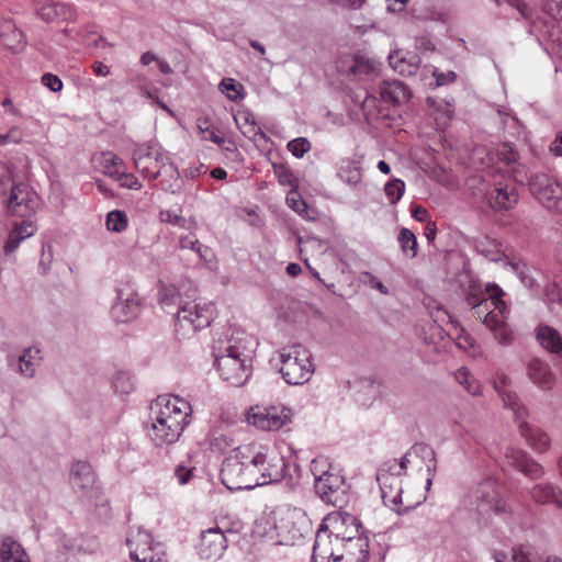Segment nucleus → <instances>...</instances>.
<instances>
[{
	"mask_svg": "<svg viewBox=\"0 0 562 562\" xmlns=\"http://www.w3.org/2000/svg\"><path fill=\"white\" fill-rule=\"evenodd\" d=\"M256 340L244 330H233L213 345L215 367L223 380L240 386L251 375V358Z\"/></svg>",
	"mask_w": 562,
	"mask_h": 562,
	"instance_id": "nucleus-1",
	"label": "nucleus"
},
{
	"mask_svg": "<svg viewBox=\"0 0 562 562\" xmlns=\"http://www.w3.org/2000/svg\"><path fill=\"white\" fill-rule=\"evenodd\" d=\"M191 404L178 395H160L150 406L148 436L156 447L169 446L179 440L191 424Z\"/></svg>",
	"mask_w": 562,
	"mask_h": 562,
	"instance_id": "nucleus-2",
	"label": "nucleus"
},
{
	"mask_svg": "<svg viewBox=\"0 0 562 562\" xmlns=\"http://www.w3.org/2000/svg\"><path fill=\"white\" fill-rule=\"evenodd\" d=\"M310 528L305 512L290 505H279L256 522V532L274 544L292 546Z\"/></svg>",
	"mask_w": 562,
	"mask_h": 562,
	"instance_id": "nucleus-3",
	"label": "nucleus"
},
{
	"mask_svg": "<svg viewBox=\"0 0 562 562\" xmlns=\"http://www.w3.org/2000/svg\"><path fill=\"white\" fill-rule=\"evenodd\" d=\"M362 531L358 518L346 512H331L323 519L313 546V562H328L334 547Z\"/></svg>",
	"mask_w": 562,
	"mask_h": 562,
	"instance_id": "nucleus-4",
	"label": "nucleus"
},
{
	"mask_svg": "<svg viewBox=\"0 0 562 562\" xmlns=\"http://www.w3.org/2000/svg\"><path fill=\"white\" fill-rule=\"evenodd\" d=\"M273 360L282 379L289 385H303L312 379L315 372L313 355L301 344L279 349Z\"/></svg>",
	"mask_w": 562,
	"mask_h": 562,
	"instance_id": "nucleus-5",
	"label": "nucleus"
},
{
	"mask_svg": "<svg viewBox=\"0 0 562 562\" xmlns=\"http://www.w3.org/2000/svg\"><path fill=\"white\" fill-rule=\"evenodd\" d=\"M250 460L254 467L252 488L285 479L289 464L283 457L262 447H250Z\"/></svg>",
	"mask_w": 562,
	"mask_h": 562,
	"instance_id": "nucleus-6",
	"label": "nucleus"
},
{
	"mask_svg": "<svg viewBox=\"0 0 562 562\" xmlns=\"http://www.w3.org/2000/svg\"><path fill=\"white\" fill-rule=\"evenodd\" d=\"M223 482L229 488L252 490L254 467L250 460V447L238 448L234 456L223 462Z\"/></svg>",
	"mask_w": 562,
	"mask_h": 562,
	"instance_id": "nucleus-7",
	"label": "nucleus"
},
{
	"mask_svg": "<svg viewBox=\"0 0 562 562\" xmlns=\"http://www.w3.org/2000/svg\"><path fill=\"white\" fill-rule=\"evenodd\" d=\"M401 469L397 465L396 459H390L383 462L376 471V481L379 483L382 499L385 505L390 506L394 512L402 514L407 512L409 507L402 509V473H398Z\"/></svg>",
	"mask_w": 562,
	"mask_h": 562,
	"instance_id": "nucleus-8",
	"label": "nucleus"
},
{
	"mask_svg": "<svg viewBox=\"0 0 562 562\" xmlns=\"http://www.w3.org/2000/svg\"><path fill=\"white\" fill-rule=\"evenodd\" d=\"M137 171L147 180H156L171 162L170 156L153 143L137 145L133 150Z\"/></svg>",
	"mask_w": 562,
	"mask_h": 562,
	"instance_id": "nucleus-9",
	"label": "nucleus"
},
{
	"mask_svg": "<svg viewBox=\"0 0 562 562\" xmlns=\"http://www.w3.org/2000/svg\"><path fill=\"white\" fill-rule=\"evenodd\" d=\"M475 501V510L477 515L487 520L491 516H503L508 513L505 501L498 492V484L493 477H487L480 482L473 491Z\"/></svg>",
	"mask_w": 562,
	"mask_h": 562,
	"instance_id": "nucleus-10",
	"label": "nucleus"
},
{
	"mask_svg": "<svg viewBox=\"0 0 562 562\" xmlns=\"http://www.w3.org/2000/svg\"><path fill=\"white\" fill-rule=\"evenodd\" d=\"M465 294L468 304L475 308L479 317L487 310L488 301L499 314L504 315L507 311L503 301L504 291L495 283H487L483 288L480 282L471 281Z\"/></svg>",
	"mask_w": 562,
	"mask_h": 562,
	"instance_id": "nucleus-11",
	"label": "nucleus"
},
{
	"mask_svg": "<svg viewBox=\"0 0 562 562\" xmlns=\"http://www.w3.org/2000/svg\"><path fill=\"white\" fill-rule=\"evenodd\" d=\"M130 557L134 562H166L165 555L153 536L140 528H132L126 539Z\"/></svg>",
	"mask_w": 562,
	"mask_h": 562,
	"instance_id": "nucleus-12",
	"label": "nucleus"
},
{
	"mask_svg": "<svg viewBox=\"0 0 562 562\" xmlns=\"http://www.w3.org/2000/svg\"><path fill=\"white\" fill-rule=\"evenodd\" d=\"M532 195L547 210L562 214V186L546 173L532 175L529 179Z\"/></svg>",
	"mask_w": 562,
	"mask_h": 562,
	"instance_id": "nucleus-13",
	"label": "nucleus"
},
{
	"mask_svg": "<svg viewBox=\"0 0 562 562\" xmlns=\"http://www.w3.org/2000/svg\"><path fill=\"white\" fill-rule=\"evenodd\" d=\"M214 315L212 304L189 302L177 312L178 330L183 335L195 333L196 330L210 326Z\"/></svg>",
	"mask_w": 562,
	"mask_h": 562,
	"instance_id": "nucleus-14",
	"label": "nucleus"
},
{
	"mask_svg": "<svg viewBox=\"0 0 562 562\" xmlns=\"http://www.w3.org/2000/svg\"><path fill=\"white\" fill-rule=\"evenodd\" d=\"M38 207L40 196L29 184L20 182L11 188L5 207L9 215L30 220Z\"/></svg>",
	"mask_w": 562,
	"mask_h": 562,
	"instance_id": "nucleus-15",
	"label": "nucleus"
},
{
	"mask_svg": "<svg viewBox=\"0 0 562 562\" xmlns=\"http://www.w3.org/2000/svg\"><path fill=\"white\" fill-rule=\"evenodd\" d=\"M379 98L369 93L366 95L362 108L364 111H370L373 108H378L379 104H396L402 103L411 98V91L408 88L398 80H385L379 86ZM381 111V105H379Z\"/></svg>",
	"mask_w": 562,
	"mask_h": 562,
	"instance_id": "nucleus-16",
	"label": "nucleus"
},
{
	"mask_svg": "<svg viewBox=\"0 0 562 562\" xmlns=\"http://www.w3.org/2000/svg\"><path fill=\"white\" fill-rule=\"evenodd\" d=\"M529 32L537 36L539 44L551 59L562 63V29L554 22L533 21Z\"/></svg>",
	"mask_w": 562,
	"mask_h": 562,
	"instance_id": "nucleus-17",
	"label": "nucleus"
},
{
	"mask_svg": "<svg viewBox=\"0 0 562 562\" xmlns=\"http://www.w3.org/2000/svg\"><path fill=\"white\" fill-rule=\"evenodd\" d=\"M247 419L249 424L261 430L277 431L291 420V411L284 406L254 407L248 413Z\"/></svg>",
	"mask_w": 562,
	"mask_h": 562,
	"instance_id": "nucleus-18",
	"label": "nucleus"
},
{
	"mask_svg": "<svg viewBox=\"0 0 562 562\" xmlns=\"http://www.w3.org/2000/svg\"><path fill=\"white\" fill-rule=\"evenodd\" d=\"M314 488L324 503L340 507L346 501L348 486L340 470L336 469L328 473L327 476L318 480L314 484Z\"/></svg>",
	"mask_w": 562,
	"mask_h": 562,
	"instance_id": "nucleus-19",
	"label": "nucleus"
},
{
	"mask_svg": "<svg viewBox=\"0 0 562 562\" xmlns=\"http://www.w3.org/2000/svg\"><path fill=\"white\" fill-rule=\"evenodd\" d=\"M368 560L369 540L362 531L342 541L341 544L335 546L334 554L328 558V562H368Z\"/></svg>",
	"mask_w": 562,
	"mask_h": 562,
	"instance_id": "nucleus-20",
	"label": "nucleus"
},
{
	"mask_svg": "<svg viewBox=\"0 0 562 562\" xmlns=\"http://www.w3.org/2000/svg\"><path fill=\"white\" fill-rule=\"evenodd\" d=\"M70 483L76 493L82 497H98L100 488L97 484L92 467L85 461H77L72 464Z\"/></svg>",
	"mask_w": 562,
	"mask_h": 562,
	"instance_id": "nucleus-21",
	"label": "nucleus"
},
{
	"mask_svg": "<svg viewBox=\"0 0 562 562\" xmlns=\"http://www.w3.org/2000/svg\"><path fill=\"white\" fill-rule=\"evenodd\" d=\"M226 548L227 539L221 528L213 527L201 532L198 552L202 559L216 561Z\"/></svg>",
	"mask_w": 562,
	"mask_h": 562,
	"instance_id": "nucleus-22",
	"label": "nucleus"
},
{
	"mask_svg": "<svg viewBox=\"0 0 562 562\" xmlns=\"http://www.w3.org/2000/svg\"><path fill=\"white\" fill-rule=\"evenodd\" d=\"M510 384V378L504 372L496 373V376L493 380L494 389L501 396L504 407L510 409L514 417L519 420L520 418L528 416V409L520 402L516 393L507 390Z\"/></svg>",
	"mask_w": 562,
	"mask_h": 562,
	"instance_id": "nucleus-23",
	"label": "nucleus"
},
{
	"mask_svg": "<svg viewBox=\"0 0 562 562\" xmlns=\"http://www.w3.org/2000/svg\"><path fill=\"white\" fill-rule=\"evenodd\" d=\"M139 311L138 295L133 291H117V297L111 307V317L116 323H126L134 319Z\"/></svg>",
	"mask_w": 562,
	"mask_h": 562,
	"instance_id": "nucleus-24",
	"label": "nucleus"
},
{
	"mask_svg": "<svg viewBox=\"0 0 562 562\" xmlns=\"http://www.w3.org/2000/svg\"><path fill=\"white\" fill-rule=\"evenodd\" d=\"M506 462L515 467L530 479H539L544 474L541 464L529 458L526 452L517 448H507L505 451Z\"/></svg>",
	"mask_w": 562,
	"mask_h": 562,
	"instance_id": "nucleus-25",
	"label": "nucleus"
},
{
	"mask_svg": "<svg viewBox=\"0 0 562 562\" xmlns=\"http://www.w3.org/2000/svg\"><path fill=\"white\" fill-rule=\"evenodd\" d=\"M526 374L529 381L541 391H551L555 384V374L546 361L538 358L527 363Z\"/></svg>",
	"mask_w": 562,
	"mask_h": 562,
	"instance_id": "nucleus-26",
	"label": "nucleus"
},
{
	"mask_svg": "<svg viewBox=\"0 0 562 562\" xmlns=\"http://www.w3.org/2000/svg\"><path fill=\"white\" fill-rule=\"evenodd\" d=\"M36 231L37 226L35 222L31 220H23L21 222L12 223L8 238L3 245L4 255H12L20 247L21 243L32 237Z\"/></svg>",
	"mask_w": 562,
	"mask_h": 562,
	"instance_id": "nucleus-27",
	"label": "nucleus"
},
{
	"mask_svg": "<svg viewBox=\"0 0 562 562\" xmlns=\"http://www.w3.org/2000/svg\"><path fill=\"white\" fill-rule=\"evenodd\" d=\"M91 164L94 170L113 180L122 176V168L125 166L123 159L113 151H101L94 154L91 157Z\"/></svg>",
	"mask_w": 562,
	"mask_h": 562,
	"instance_id": "nucleus-28",
	"label": "nucleus"
},
{
	"mask_svg": "<svg viewBox=\"0 0 562 562\" xmlns=\"http://www.w3.org/2000/svg\"><path fill=\"white\" fill-rule=\"evenodd\" d=\"M389 64L401 76L411 77L418 72L420 57L417 54L398 49L389 55Z\"/></svg>",
	"mask_w": 562,
	"mask_h": 562,
	"instance_id": "nucleus-29",
	"label": "nucleus"
},
{
	"mask_svg": "<svg viewBox=\"0 0 562 562\" xmlns=\"http://www.w3.org/2000/svg\"><path fill=\"white\" fill-rule=\"evenodd\" d=\"M527 416L519 420L515 417L520 435L526 439L527 443L537 452H546L549 450L551 441L547 432L539 428L531 427L527 420Z\"/></svg>",
	"mask_w": 562,
	"mask_h": 562,
	"instance_id": "nucleus-30",
	"label": "nucleus"
},
{
	"mask_svg": "<svg viewBox=\"0 0 562 562\" xmlns=\"http://www.w3.org/2000/svg\"><path fill=\"white\" fill-rule=\"evenodd\" d=\"M505 314L502 315L497 311L487 312L484 315V324L493 333L494 338L499 345L509 346L514 341V333L510 327L503 321Z\"/></svg>",
	"mask_w": 562,
	"mask_h": 562,
	"instance_id": "nucleus-31",
	"label": "nucleus"
},
{
	"mask_svg": "<svg viewBox=\"0 0 562 562\" xmlns=\"http://www.w3.org/2000/svg\"><path fill=\"white\" fill-rule=\"evenodd\" d=\"M361 157L342 158L337 165V177L355 188L362 180Z\"/></svg>",
	"mask_w": 562,
	"mask_h": 562,
	"instance_id": "nucleus-32",
	"label": "nucleus"
},
{
	"mask_svg": "<svg viewBox=\"0 0 562 562\" xmlns=\"http://www.w3.org/2000/svg\"><path fill=\"white\" fill-rule=\"evenodd\" d=\"M518 201V193L509 184L498 183L490 193L488 203L494 210H508Z\"/></svg>",
	"mask_w": 562,
	"mask_h": 562,
	"instance_id": "nucleus-33",
	"label": "nucleus"
},
{
	"mask_svg": "<svg viewBox=\"0 0 562 562\" xmlns=\"http://www.w3.org/2000/svg\"><path fill=\"white\" fill-rule=\"evenodd\" d=\"M207 443L213 451L224 452L233 446V435L226 423L220 422L214 425L207 436Z\"/></svg>",
	"mask_w": 562,
	"mask_h": 562,
	"instance_id": "nucleus-34",
	"label": "nucleus"
},
{
	"mask_svg": "<svg viewBox=\"0 0 562 562\" xmlns=\"http://www.w3.org/2000/svg\"><path fill=\"white\" fill-rule=\"evenodd\" d=\"M485 257L494 262L503 260L505 265L509 266L510 269L519 277L525 286L532 288L535 285V278L531 274L532 270L525 262L513 261L506 256H502L498 251L493 254L490 250H486Z\"/></svg>",
	"mask_w": 562,
	"mask_h": 562,
	"instance_id": "nucleus-35",
	"label": "nucleus"
},
{
	"mask_svg": "<svg viewBox=\"0 0 562 562\" xmlns=\"http://www.w3.org/2000/svg\"><path fill=\"white\" fill-rule=\"evenodd\" d=\"M37 14L46 22H57L71 19L75 15V11L67 3L46 2L40 7Z\"/></svg>",
	"mask_w": 562,
	"mask_h": 562,
	"instance_id": "nucleus-36",
	"label": "nucleus"
},
{
	"mask_svg": "<svg viewBox=\"0 0 562 562\" xmlns=\"http://www.w3.org/2000/svg\"><path fill=\"white\" fill-rule=\"evenodd\" d=\"M42 351L37 347L25 348L19 357V372L25 378H33L42 362Z\"/></svg>",
	"mask_w": 562,
	"mask_h": 562,
	"instance_id": "nucleus-37",
	"label": "nucleus"
},
{
	"mask_svg": "<svg viewBox=\"0 0 562 562\" xmlns=\"http://www.w3.org/2000/svg\"><path fill=\"white\" fill-rule=\"evenodd\" d=\"M179 248L193 251L205 263H210L214 259L212 249L202 245L198 236L192 232L179 237Z\"/></svg>",
	"mask_w": 562,
	"mask_h": 562,
	"instance_id": "nucleus-38",
	"label": "nucleus"
},
{
	"mask_svg": "<svg viewBox=\"0 0 562 562\" xmlns=\"http://www.w3.org/2000/svg\"><path fill=\"white\" fill-rule=\"evenodd\" d=\"M234 121L244 136L249 139H256L258 136L265 138L266 135L257 124L254 114L248 111H238L234 115Z\"/></svg>",
	"mask_w": 562,
	"mask_h": 562,
	"instance_id": "nucleus-39",
	"label": "nucleus"
},
{
	"mask_svg": "<svg viewBox=\"0 0 562 562\" xmlns=\"http://www.w3.org/2000/svg\"><path fill=\"white\" fill-rule=\"evenodd\" d=\"M286 205L303 220L316 221L318 213L315 209L308 207L296 188H291L285 198Z\"/></svg>",
	"mask_w": 562,
	"mask_h": 562,
	"instance_id": "nucleus-40",
	"label": "nucleus"
},
{
	"mask_svg": "<svg viewBox=\"0 0 562 562\" xmlns=\"http://www.w3.org/2000/svg\"><path fill=\"white\" fill-rule=\"evenodd\" d=\"M0 562H30L22 546L11 537H7L0 544Z\"/></svg>",
	"mask_w": 562,
	"mask_h": 562,
	"instance_id": "nucleus-41",
	"label": "nucleus"
},
{
	"mask_svg": "<svg viewBox=\"0 0 562 562\" xmlns=\"http://www.w3.org/2000/svg\"><path fill=\"white\" fill-rule=\"evenodd\" d=\"M531 497L539 504L554 503L562 509V491L558 490L553 484H537L531 491Z\"/></svg>",
	"mask_w": 562,
	"mask_h": 562,
	"instance_id": "nucleus-42",
	"label": "nucleus"
},
{
	"mask_svg": "<svg viewBox=\"0 0 562 562\" xmlns=\"http://www.w3.org/2000/svg\"><path fill=\"white\" fill-rule=\"evenodd\" d=\"M537 339L550 352L555 353L562 350V337L557 329L550 326H539Z\"/></svg>",
	"mask_w": 562,
	"mask_h": 562,
	"instance_id": "nucleus-43",
	"label": "nucleus"
},
{
	"mask_svg": "<svg viewBox=\"0 0 562 562\" xmlns=\"http://www.w3.org/2000/svg\"><path fill=\"white\" fill-rule=\"evenodd\" d=\"M430 108L434 109L435 121L438 127L443 128L452 119L454 106L445 100L427 99Z\"/></svg>",
	"mask_w": 562,
	"mask_h": 562,
	"instance_id": "nucleus-44",
	"label": "nucleus"
},
{
	"mask_svg": "<svg viewBox=\"0 0 562 562\" xmlns=\"http://www.w3.org/2000/svg\"><path fill=\"white\" fill-rule=\"evenodd\" d=\"M159 177L161 178L159 181V187L164 191L176 193L181 189L182 180L177 167L172 161L169 166H166V169Z\"/></svg>",
	"mask_w": 562,
	"mask_h": 562,
	"instance_id": "nucleus-45",
	"label": "nucleus"
},
{
	"mask_svg": "<svg viewBox=\"0 0 562 562\" xmlns=\"http://www.w3.org/2000/svg\"><path fill=\"white\" fill-rule=\"evenodd\" d=\"M456 381L471 395L477 396L481 394L480 382L470 373V371L462 367L454 373Z\"/></svg>",
	"mask_w": 562,
	"mask_h": 562,
	"instance_id": "nucleus-46",
	"label": "nucleus"
},
{
	"mask_svg": "<svg viewBox=\"0 0 562 562\" xmlns=\"http://www.w3.org/2000/svg\"><path fill=\"white\" fill-rule=\"evenodd\" d=\"M422 80H426L429 76L436 79L434 87L446 86L453 82L457 79L454 71L441 72L435 66L425 65L422 68Z\"/></svg>",
	"mask_w": 562,
	"mask_h": 562,
	"instance_id": "nucleus-47",
	"label": "nucleus"
},
{
	"mask_svg": "<svg viewBox=\"0 0 562 562\" xmlns=\"http://www.w3.org/2000/svg\"><path fill=\"white\" fill-rule=\"evenodd\" d=\"M106 229L113 233H123L128 226V218L124 211L113 210L106 214Z\"/></svg>",
	"mask_w": 562,
	"mask_h": 562,
	"instance_id": "nucleus-48",
	"label": "nucleus"
},
{
	"mask_svg": "<svg viewBox=\"0 0 562 562\" xmlns=\"http://www.w3.org/2000/svg\"><path fill=\"white\" fill-rule=\"evenodd\" d=\"M199 135L203 140H210L217 145L225 143V137L220 130L209 123L207 120H200L198 124Z\"/></svg>",
	"mask_w": 562,
	"mask_h": 562,
	"instance_id": "nucleus-49",
	"label": "nucleus"
},
{
	"mask_svg": "<svg viewBox=\"0 0 562 562\" xmlns=\"http://www.w3.org/2000/svg\"><path fill=\"white\" fill-rule=\"evenodd\" d=\"M418 450L425 458L428 459V462L426 463V471H427V480H426V491H429L432 485V481L436 474L437 469V461H436V453L435 451L427 447V446H418L415 448Z\"/></svg>",
	"mask_w": 562,
	"mask_h": 562,
	"instance_id": "nucleus-50",
	"label": "nucleus"
},
{
	"mask_svg": "<svg viewBox=\"0 0 562 562\" xmlns=\"http://www.w3.org/2000/svg\"><path fill=\"white\" fill-rule=\"evenodd\" d=\"M335 470L336 468L330 464L326 457H316L311 462V472L314 476V484H316L318 480L327 476L328 473H331Z\"/></svg>",
	"mask_w": 562,
	"mask_h": 562,
	"instance_id": "nucleus-51",
	"label": "nucleus"
},
{
	"mask_svg": "<svg viewBox=\"0 0 562 562\" xmlns=\"http://www.w3.org/2000/svg\"><path fill=\"white\" fill-rule=\"evenodd\" d=\"M112 385L116 393L130 394L134 391V380L130 372L119 371L112 381Z\"/></svg>",
	"mask_w": 562,
	"mask_h": 562,
	"instance_id": "nucleus-52",
	"label": "nucleus"
},
{
	"mask_svg": "<svg viewBox=\"0 0 562 562\" xmlns=\"http://www.w3.org/2000/svg\"><path fill=\"white\" fill-rule=\"evenodd\" d=\"M398 241L404 254L414 258L417 254V240L414 233L407 228H402L398 235Z\"/></svg>",
	"mask_w": 562,
	"mask_h": 562,
	"instance_id": "nucleus-53",
	"label": "nucleus"
},
{
	"mask_svg": "<svg viewBox=\"0 0 562 562\" xmlns=\"http://www.w3.org/2000/svg\"><path fill=\"white\" fill-rule=\"evenodd\" d=\"M220 90L232 101H237L243 98V85L238 83L233 78H224L220 83Z\"/></svg>",
	"mask_w": 562,
	"mask_h": 562,
	"instance_id": "nucleus-54",
	"label": "nucleus"
},
{
	"mask_svg": "<svg viewBox=\"0 0 562 562\" xmlns=\"http://www.w3.org/2000/svg\"><path fill=\"white\" fill-rule=\"evenodd\" d=\"M405 192V183L401 179H392L384 186V193L391 204L397 203Z\"/></svg>",
	"mask_w": 562,
	"mask_h": 562,
	"instance_id": "nucleus-55",
	"label": "nucleus"
},
{
	"mask_svg": "<svg viewBox=\"0 0 562 562\" xmlns=\"http://www.w3.org/2000/svg\"><path fill=\"white\" fill-rule=\"evenodd\" d=\"M288 150L296 158H302L311 149V143L306 137H297L286 145Z\"/></svg>",
	"mask_w": 562,
	"mask_h": 562,
	"instance_id": "nucleus-56",
	"label": "nucleus"
},
{
	"mask_svg": "<svg viewBox=\"0 0 562 562\" xmlns=\"http://www.w3.org/2000/svg\"><path fill=\"white\" fill-rule=\"evenodd\" d=\"M24 132L20 126H12L7 133L0 134L2 147L8 145H18L23 140Z\"/></svg>",
	"mask_w": 562,
	"mask_h": 562,
	"instance_id": "nucleus-57",
	"label": "nucleus"
},
{
	"mask_svg": "<svg viewBox=\"0 0 562 562\" xmlns=\"http://www.w3.org/2000/svg\"><path fill=\"white\" fill-rule=\"evenodd\" d=\"M159 217L164 223L176 225L181 228H187V220L181 215V209H179V212H175L172 210H162L159 213Z\"/></svg>",
	"mask_w": 562,
	"mask_h": 562,
	"instance_id": "nucleus-58",
	"label": "nucleus"
},
{
	"mask_svg": "<svg viewBox=\"0 0 562 562\" xmlns=\"http://www.w3.org/2000/svg\"><path fill=\"white\" fill-rule=\"evenodd\" d=\"M114 181L119 182L122 188L130 190H140L143 187L135 175L126 172V166L122 168V176L115 178Z\"/></svg>",
	"mask_w": 562,
	"mask_h": 562,
	"instance_id": "nucleus-59",
	"label": "nucleus"
},
{
	"mask_svg": "<svg viewBox=\"0 0 562 562\" xmlns=\"http://www.w3.org/2000/svg\"><path fill=\"white\" fill-rule=\"evenodd\" d=\"M542 10L554 21H562V0H543Z\"/></svg>",
	"mask_w": 562,
	"mask_h": 562,
	"instance_id": "nucleus-60",
	"label": "nucleus"
},
{
	"mask_svg": "<svg viewBox=\"0 0 562 562\" xmlns=\"http://www.w3.org/2000/svg\"><path fill=\"white\" fill-rule=\"evenodd\" d=\"M360 282L363 284H368L372 289L378 290L381 294H389V289L382 283L380 279H378L375 276H373L369 271H364L360 273L359 277Z\"/></svg>",
	"mask_w": 562,
	"mask_h": 562,
	"instance_id": "nucleus-61",
	"label": "nucleus"
},
{
	"mask_svg": "<svg viewBox=\"0 0 562 562\" xmlns=\"http://www.w3.org/2000/svg\"><path fill=\"white\" fill-rule=\"evenodd\" d=\"M376 64L374 61H370L368 59H364L363 57L356 58L355 65L352 67V71L356 75H369L371 72L376 71Z\"/></svg>",
	"mask_w": 562,
	"mask_h": 562,
	"instance_id": "nucleus-62",
	"label": "nucleus"
},
{
	"mask_svg": "<svg viewBox=\"0 0 562 562\" xmlns=\"http://www.w3.org/2000/svg\"><path fill=\"white\" fill-rule=\"evenodd\" d=\"M43 86L48 88L53 92H58L63 89V81L56 75L50 72L44 74L41 79Z\"/></svg>",
	"mask_w": 562,
	"mask_h": 562,
	"instance_id": "nucleus-63",
	"label": "nucleus"
},
{
	"mask_svg": "<svg viewBox=\"0 0 562 562\" xmlns=\"http://www.w3.org/2000/svg\"><path fill=\"white\" fill-rule=\"evenodd\" d=\"M177 296H178V294L176 293V291L173 289H169L166 285H161V288L159 290V302L164 306L175 304Z\"/></svg>",
	"mask_w": 562,
	"mask_h": 562,
	"instance_id": "nucleus-64",
	"label": "nucleus"
}]
</instances>
